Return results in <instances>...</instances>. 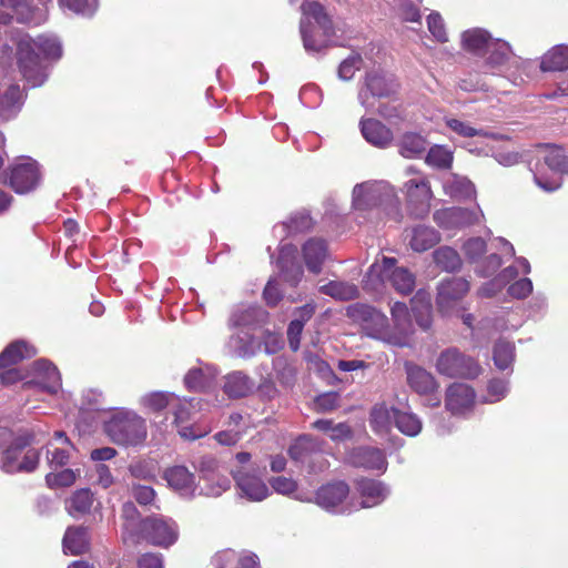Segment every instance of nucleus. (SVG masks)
<instances>
[{
    "label": "nucleus",
    "mask_w": 568,
    "mask_h": 568,
    "mask_svg": "<svg viewBox=\"0 0 568 568\" xmlns=\"http://www.w3.org/2000/svg\"><path fill=\"white\" fill-rule=\"evenodd\" d=\"M348 460L356 467L384 473L387 468V460L382 449L374 447H358L348 455Z\"/></svg>",
    "instance_id": "27"
},
{
    "label": "nucleus",
    "mask_w": 568,
    "mask_h": 568,
    "mask_svg": "<svg viewBox=\"0 0 568 568\" xmlns=\"http://www.w3.org/2000/svg\"><path fill=\"white\" fill-rule=\"evenodd\" d=\"M260 347V343L244 328H236L227 342L230 353L243 358L255 355Z\"/></svg>",
    "instance_id": "30"
},
{
    "label": "nucleus",
    "mask_w": 568,
    "mask_h": 568,
    "mask_svg": "<svg viewBox=\"0 0 568 568\" xmlns=\"http://www.w3.org/2000/svg\"><path fill=\"white\" fill-rule=\"evenodd\" d=\"M394 77L381 70L367 73L364 87L358 92V102L366 111H374L378 100L388 98L396 92Z\"/></svg>",
    "instance_id": "11"
},
{
    "label": "nucleus",
    "mask_w": 568,
    "mask_h": 568,
    "mask_svg": "<svg viewBox=\"0 0 568 568\" xmlns=\"http://www.w3.org/2000/svg\"><path fill=\"white\" fill-rule=\"evenodd\" d=\"M399 205L395 187L386 181H366L353 187L352 206L355 211L367 212L381 207L397 214Z\"/></svg>",
    "instance_id": "6"
},
{
    "label": "nucleus",
    "mask_w": 568,
    "mask_h": 568,
    "mask_svg": "<svg viewBox=\"0 0 568 568\" xmlns=\"http://www.w3.org/2000/svg\"><path fill=\"white\" fill-rule=\"evenodd\" d=\"M454 161V152L446 145H433L425 158V162L435 169L448 170Z\"/></svg>",
    "instance_id": "53"
},
{
    "label": "nucleus",
    "mask_w": 568,
    "mask_h": 568,
    "mask_svg": "<svg viewBox=\"0 0 568 568\" xmlns=\"http://www.w3.org/2000/svg\"><path fill=\"white\" fill-rule=\"evenodd\" d=\"M397 146L400 155L407 159H415L425 152L427 141L418 133L406 132L399 138Z\"/></svg>",
    "instance_id": "43"
},
{
    "label": "nucleus",
    "mask_w": 568,
    "mask_h": 568,
    "mask_svg": "<svg viewBox=\"0 0 568 568\" xmlns=\"http://www.w3.org/2000/svg\"><path fill=\"white\" fill-rule=\"evenodd\" d=\"M45 462L50 469H60L70 464L77 448L62 430L54 432L44 446Z\"/></svg>",
    "instance_id": "22"
},
{
    "label": "nucleus",
    "mask_w": 568,
    "mask_h": 568,
    "mask_svg": "<svg viewBox=\"0 0 568 568\" xmlns=\"http://www.w3.org/2000/svg\"><path fill=\"white\" fill-rule=\"evenodd\" d=\"M362 65V58L358 54H353L345 59L338 68V77L342 80H351L355 72L359 70Z\"/></svg>",
    "instance_id": "60"
},
{
    "label": "nucleus",
    "mask_w": 568,
    "mask_h": 568,
    "mask_svg": "<svg viewBox=\"0 0 568 568\" xmlns=\"http://www.w3.org/2000/svg\"><path fill=\"white\" fill-rule=\"evenodd\" d=\"M405 367L409 387L426 397L427 406L438 407L442 399L438 394L439 384L434 375L418 365L406 364Z\"/></svg>",
    "instance_id": "15"
},
{
    "label": "nucleus",
    "mask_w": 568,
    "mask_h": 568,
    "mask_svg": "<svg viewBox=\"0 0 568 568\" xmlns=\"http://www.w3.org/2000/svg\"><path fill=\"white\" fill-rule=\"evenodd\" d=\"M270 483H271L272 488L278 494L286 495V496H291L294 494V496H293L294 498L298 494V493H296V488H297L296 481L293 480L292 478H287L284 476H277V477L272 478Z\"/></svg>",
    "instance_id": "62"
},
{
    "label": "nucleus",
    "mask_w": 568,
    "mask_h": 568,
    "mask_svg": "<svg viewBox=\"0 0 568 568\" xmlns=\"http://www.w3.org/2000/svg\"><path fill=\"white\" fill-rule=\"evenodd\" d=\"M204 406H206V404L202 399H186L179 396V400H175L172 410L174 415L173 424L181 437L185 439H196L206 434V430H200L193 426L186 425V423L195 418L196 413L205 410Z\"/></svg>",
    "instance_id": "14"
},
{
    "label": "nucleus",
    "mask_w": 568,
    "mask_h": 568,
    "mask_svg": "<svg viewBox=\"0 0 568 568\" xmlns=\"http://www.w3.org/2000/svg\"><path fill=\"white\" fill-rule=\"evenodd\" d=\"M445 194L456 200H467L476 195L475 185L466 176L449 174L443 182Z\"/></svg>",
    "instance_id": "35"
},
{
    "label": "nucleus",
    "mask_w": 568,
    "mask_h": 568,
    "mask_svg": "<svg viewBox=\"0 0 568 568\" xmlns=\"http://www.w3.org/2000/svg\"><path fill=\"white\" fill-rule=\"evenodd\" d=\"M142 529L145 538L153 545L168 548L179 537V529L172 519L151 517L143 521Z\"/></svg>",
    "instance_id": "20"
},
{
    "label": "nucleus",
    "mask_w": 568,
    "mask_h": 568,
    "mask_svg": "<svg viewBox=\"0 0 568 568\" xmlns=\"http://www.w3.org/2000/svg\"><path fill=\"white\" fill-rule=\"evenodd\" d=\"M435 368L439 375L448 378H475L481 372L480 366L471 357L454 347L439 353Z\"/></svg>",
    "instance_id": "10"
},
{
    "label": "nucleus",
    "mask_w": 568,
    "mask_h": 568,
    "mask_svg": "<svg viewBox=\"0 0 568 568\" xmlns=\"http://www.w3.org/2000/svg\"><path fill=\"white\" fill-rule=\"evenodd\" d=\"M408 213L414 217H424L430 211L433 192L428 179L417 174L407 180L403 185Z\"/></svg>",
    "instance_id": "12"
},
{
    "label": "nucleus",
    "mask_w": 568,
    "mask_h": 568,
    "mask_svg": "<svg viewBox=\"0 0 568 568\" xmlns=\"http://www.w3.org/2000/svg\"><path fill=\"white\" fill-rule=\"evenodd\" d=\"M94 504V496L88 488H82L74 491L71 497L67 500V510L74 517L80 518L88 514Z\"/></svg>",
    "instance_id": "44"
},
{
    "label": "nucleus",
    "mask_w": 568,
    "mask_h": 568,
    "mask_svg": "<svg viewBox=\"0 0 568 568\" xmlns=\"http://www.w3.org/2000/svg\"><path fill=\"white\" fill-rule=\"evenodd\" d=\"M338 406V394L328 392L316 397L314 400V409L318 413H327L334 410Z\"/></svg>",
    "instance_id": "61"
},
{
    "label": "nucleus",
    "mask_w": 568,
    "mask_h": 568,
    "mask_svg": "<svg viewBox=\"0 0 568 568\" xmlns=\"http://www.w3.org/2000/svg\"><path fill=\"white\" fill-rule=\"evenodd\" d=\"M60 3L62 7L83 17H92L98 9L97 0H60Z\"/></svg>",
    "instance_id": "55"
},
{
    "label": "nucleus",
    "mask_w": 568,
    "mask_h": 568,
    "mask_svg": "<svg viewBox=\"0 0 568 568\" xmlns=\"http://www.w3.org/2000/svg\"><path fill=\"white\" fill-rule=\"evenodd\" d=\"M179 396L169 392H151L140 397V405L149 412H161L166 407H173Z\"/></svg>",
    "instance_id": "45"
},
{
    "label": "nucleus",
    "mask_w": 568,
    "mask_h": 568,
    "mask_svg": "<svg viewBox=\"0 0 568 568\" xmlns=\"http://www.w3.org/2000/svg\"><path fill=\"white\" fill-rule=\"evenodd\" d=\"M433 217L440 229L456 231L479 223L484 214L479 209L447 207L435 211Z\"/></svg>",
    "instance_id": "19"
},
{
    "label": "nucleus",
    "mask_w": 568,
    "mask_h": 568,
    "mask_svg": "<svg viewBox=\"0 0 568 568\" xmlns=\"http://www.w3.org/2000/svg\"><path fill=\"white\" fill-rule=\"evenodd\" d=\"M359 128L363 138L377 148H386L393 141L392 131L378 120L362 118Z\"/></svg>",
    "instance_id": "29"
},
{
    "label": "nucleus",
    "mask_w": 568,
    "mask_h": 568,
    "mask_svg": "<svg viewBox=\"0 0 568 568\" xmlns=\"http://www.w3.org/2000/svg\"><path fill=\"white\" fill-rule=\"evenodd\" d=\"M39 459L40 454L38 450L33 448L23 450V445L17 442L4 450L0 467L9 474L31 473L38 467Z\"/></svg>",
    "instance_id": "18"
},
{
    "label": "nucleus",
    "mask_w": 568,
    "mask_h": 568,
    "mask_svg": "<svg viewBox=\"0 0 568 568\" xmlns=\"http://www.w3.org/2000/svg\"><path fill=\"white\" fill-rule=\"evenodd\" d=\"M356 490L361 497L359 508H369L382 504L389 495V488L379 480L361 478L356 481Z\"/></svg>",
    "instance_id": "25"
},
{
    "label": "nucleus",
    "mask_w": 568,
    "mask_h": 568,
    "mask_svg": "<svg viewBox=\"0 0 568 568\" xmlns=\"http://www.w3.org/2000/svg\"><path fill=\"white\" fill-rule=\"evenodd\" d=\"M320 292L335 300L349 301L358 296V288L355 284L342 281H331L320 286Z\"/></svg>",
    "instance_id": "48"
},
{
    "label": "nucleus",
    "mask_w": 568,
    "mask_h": 568,
    "mask_svg": "<svg viewBox=\"0 0 568 568\" xmlns=\"http://www.w3.org/2000/svg\"><path fill=\"white\" fill-rule=\"evenodd\" d=\"M538 163L534 170L536 184L546 192L560 187L559 173L568 174V156L555 144H541L537 148Z\"/></svg>",
    "instance_id": "7"
},
{
    "label": "nucleus",
    "mask_w": 568,
    "mask_h": 568,
    "mask_svg": "<svg viewBox=\"0 0 568 568\" xmlns=\"http://www.w3.org/2000/svg\"><path fill=\"white\" fill-rule=\"evenodd\" d=\"M412 312L417 324L427 329L432 324V297L424 290H419L410 300Z\"/></svg>",
    "instance_id": "37"
},
{
    "label": "nucleus",
    "mask_w": 568,
    "mask_h": 568,
    "mask_svg": "<svg viewBox=\"0 0 568 568\" xmlns=\"http://www.w3.org/2000/svg\"><path fill=\"white\" fill-rule=\"evenodd\" d=\"M475 390L467 384L454 383L446 389L445 406L453 415H465L475 405Z\"/></svg>",
    "instance_id": "24"
},
{
    "label": "nucleus",
    "mask_w": 568,
    "mask_h": 568,
    "mask_svg": "<svg viewBox=\"0 0 568 568\" xmlns=\"http://www.w3.org/2000/svg\"><path fill=\"white\" fill-rule=\"evenodd\" d=\"M486 247L481 237H470L463 244V252L470 262H476L486 252Z\"/></svg>",
    "instance_id": "57"
},
{
    "label": "nucleus",
    "mask_w": 568,
    "mask_h": 568,
    "mask_svg": "<svg viewBox=\"0 0 568 568\" xmlns=\"http://www.w3.org/2000/svg\"><path fill=\"white\" fill-rule=\"evenodd\" d=\"M540 69L545 72L568 70V44H557L549 49L541 58Z\"/></svg>",
    "instance_id": "41"
},
{
    "label": "nucleus",
    "mask_w": 568,
    "mask_h": 568,
    "mask_svg": "<svg viewBox=\"0 0 568 568\" xmlns=\"http://www.w3.org/2000/svg\"><path fill=\"white\" fill-rule=\"evenodd\" d=\"M40 171L36 161L21 159L8 170V183L18 194H27L33 191L40 182Z\"/></svg>",
    "instance_id": "16"
},
{
    "label": "nucleus",
    "mask_w": 568,
    "mask_h": 568,
    "mask_svg": "<svg viewBox=\"0 0 568 568\" xmlns=\"http://www.w3.org/2000/svg\"><path fill=\"white\" fill-rule=\"evenodd\" d=\"M267 313L261 307L255 305L239 306L231 315L230 323L235 328L247 329L265 322Z\"/></svg>",
    "instance_id": "32"
},
{
    "label": "nucleus",
    "mask_w": 568,
    "mask_h": 568,
    "mask_svg": "<svg viewBox=\"0 0 568 568\" xmlns=\"http://www.w3.org/2000/svg\"><path fill=\"white\" fill-rule=\"evenodd\" d=\"M508 393V384L504 379H491L487 386V396L485 398L488 403H496L501 400Z\"/></svg>",
    "instance_id": "59"
},
{
    "label": "nucleus",
    "mask_w": 568,
    "mask_h": 568,
    "mask_svg": "<svg viewBox=\"0 0 568 568\" xmlns=\"http://www.w3.org/2000/svg\"><path fill=\"white\" fill-rule=\"evenodd\" d=\"M24 93L19 85L9 87L3 95L0 94V119L9 120L21 109Z\"/></svg>",
    "instance_id": "39"
},
{
    "label": "nucleus",
    "mask_w": 568,
    "mask_h": 568,
    "mask_svg": "<svg viewBox=\"0 0 568 568\" xmlns=\"http://www.w3.org/2000/svg\"><path fill=\"white\" fill-rule=\"evenodd\" d=\"M232 475L241 497L250 501H262L268 496V487L256 468H233Z\"/></svg>",
    "instance_id": "17"
},
{
    "label": "nucleus",
    "mask_w": 568,
    "mask_h": 568,
    "mask_svg": "<svg viewBox=\"0 0 568 568\" xmlns=\"http://www.w3.org/2000/svg\"><path fill=\"white\" fill-rule=\"evenodd\" d=\"M217 375V371L210 364L200 363L199 366L189 369L184 377V384L190 390H203L211 387Z\"/></svg>",
    "instance_id": "31"
},
{
    "label": "nucleus",
    "mask_w": 568,
    "mask_h": 568,
    "mask_svg": "<svg viewBox=\"0 0 568 568\" xmlns=\"http://www.w3.org/2000/svg\"><path fill=\"white\" fill-rule=\"evenodd\" d=\"M89 531L85 527H69L62 540L63 552L71 556L81 555L89 549Z\"/></svg>",
    "instance_id": "34"
},
{
    "label": "nucleus",
    "mask_w": 568,
    "mask_h": 568,
    "mask_svg": "<svg viewBox=\"0 0 568 568\" xmlns=\"http://www.w3.org/2000/svg\"><path fill=\"white\" fill-rule=\"evenodd\" d=\"M302 253L307 270L320 273L328 255L326 243L320 239H311L303 245Z\"/></svg>",
    "instance_id": "33"
},
{
    "label": "nucleus",
    "mask_w": 568,
    "mask_h": 568,
    "mask_svg": "<svg viewBox=\"0 0 568 568\" xmlns=\"http://www.w3.org/2000/svg\"><path fill=\"white\" fill-rule=\"evenodd\" d=\"M321 449L320 440L310 435H303L291 445L288 453L292 459L304 462L308 455Z\"/></svg>",
    "instance_id": "52"
},
{
    "label": "nucleus",
    "mask_w": 568,
    "mask_h": 568,
    "mask_svg": "<svg viewBox=\"0 0 568 568\" xmlns=\"http://www.w3.org/2000/svg\"><path fill=\"white\" fill-rule=\"evenodd\" d=\"M396 263L395 258L386 256H383L381 261H375L365 275V288L378 292L387 280L397 293L410 294L416 284L415 275L406 267L397 266Z\"/></svg>",
    "instance_id": "5"
},
{
    "label": "nucleus",
    "mask_w": 568,
    "mask_h": 568,
    "mask_svg": "<svg viewBox=\"0 0 568 568\" xmlns=\"http://www.w3.org/2000/svg\"><path fill=\"white\" fill-rule=\"evenodd\" d=\"M393 412H398V409L389 407L385 403H377L372 407L369 425L377 435L384 436L389 433L394 423Z\"/></svg>",
    "instance_id": "36"
},
{
    "label": "nucleus",
    "mask_w": 568,
    "mask_h": 568,
    "mask_svg": "<svg viewBox=\"0 0 568 568\" xmlns=\"http://www.w3.org/2000/svg\"><path fill=\"white\" fill-rule=\"evenodd\" d=\"M39 53L44 59L58 60L62 55V47L53 36H39L36 39L22 38L18 45L20 71L32 88L42 85L48 79L47 68L42 64Z\"/></svg>",
    "instance_id": "1"
},
{
    "label": "nucleus",
    "mask_w": 568,
    "mask_h": 568,
    "mask_svg": "<svg viewBox=\"0 0 568 568\" xmlns=\"http://www.w3.org/2000/svg\"><path fill=\"white\" fill-rule=\"evenodd\" d=\"M515 358V346L507 341H498L494 347V362L499 369H507Z\"/></svg>",
    "instance_id": "54"
},
{
    "label": "nucleus",
    "mask_w": 568,
    "mask_h": 568,
    "mask_svg": "<svg viewBox=\"0 0 568 568\" xmlns=\"http://www.w3.org/2000/svg\"><path fill=\"white\" fill-rule=\"evenodd\" d=\"M347 315L361 324L367 336L383 341L395 346H405L403 336L389 328L388 318L382 312L364 304H354L347 307Z\"/></svg>",
    "instance_id": "9"
},
{
    "label": "nucleus",
    "mask_w": 568,
    "mask_h": 568,
    "mask_svg": "<svg viewBox=\"0 0 568 568\" xmlns=\"http://www.w3.org/2000/svg\"><path fill=\"white\" fill-rule=\"evenodd\" d=\"M254 383L242 372H233L225 377L224 392L231 398H240L252 393Z\"/></svg>",
    "instance_id": "42"
},
{
    "label": "nucleus",
    "mask_w": 568,
    "mask_h": 568,
    "mask_svg": "<svg viewBox=\"0 0 568 568\" xmlns=\"http://www.w3.org/2000/svg\"><path fill=\"white\" fill-rule=\"evenodd\" d=\"M501 265L498 254L488 255L476 268V273L483 277L493 275Z\"/></svg>",
    "instance_id": "63"
},
{
    "label": "nucleus",
    "mask_w": 568,
    "mask_h": 568,
    "mask_svg": "<svg viewBox=\"0 0 568 568\" xmlns=\"http://www.w3.org/2000/svg\"><path fill=\"white\" fill-rule=\"evenodd\" d=\"M427 27H428V31L430 32L432 37L436 41H438L440 43L448 41V34L446 31L444 19L438 12H432L428 14Z\"/></svg>",
    "instance_id": "56"
},
{
    "label": "nucleus",
    "mask_w": 568,
    "mask_h": 568,
    "mask_svg": "<svg viewBox=\"0 0 568 568\" xmlns=\"http://www.w3.org/2000/svg\"><path fill=\"white\" fill-rule=\"evenodd\" d=\"M394 423L397 429L409 437L417 436L423 428L420 418L412 412H393Z\"/></svg>",
    "instance_id": "50"
},
{
    "label": "nucleus",
    "mask_w": 568,
    "mask_h": 568,
    "mask_svg": "<svg viewBox=\"0 0 568 568\" xmlns=\"http://www.w3.org/2000/svg\"><path fill=\"white\" fill-rule=\"evenodd\" d=\"M398 17L406 22L420 23V12L418 7L410 0H400L397 6Z\"/></svg>",
    "instance_id": "58"
},
{
    "label": "nucleus",
    "mask_w": 568,
    "mask_h": 568,
    "mask_svg": "<svg viewBox=\"0 0 568 568\" xmlns=\"http://www.w3.org/2000/svg\"><path fill=\"white\" fill-rule=\"evenodd\" d=\"M36 355V348L24 341H16L8 345L0 354V368H7L18 364L24 358Z\"/></svg>",
    "instance_id": "38"
},
{
    "label": "nucleus",
    "mask_w": 568,
    "mask_h": 568,
    "mask_svg": "<svg viewBox=\"0 0 568 568\" xmlns=\"http://www.w3.org/2000/svg\"><path fill=\"white\" fill-rule=\"evenodd\" d=\"M197 470L202 481L197 496L220 497L230 489L231 480L221 470L215 458L203 457L199 463Z\"/></svg>",
    "instance_id": "13"
},
{
    "label": "nucleus",
    "mask_w": 568,
    "mask_h": 568,
    "mask_svg": "<svg viewBox=\"0 0 568 568\" xmlns=\"http://www.w3.org/2000/svg\"><path fill=\"white\" fill-rule=\"evenodd\" d=\"M81 476L80 468H62L51 469L45 475V484L51 489L67 488L75 484L77 479Z\"/></svg>",
    "instance_id": "47"
},
{
    "label": "nucleus",
    "mask_w": 568,
    "mask_h": 568,
    "mask_svg": "<svg viewBox=\"0 0 568 568\" xmlns=\"http://www.w3.org/2000/svg\"><path fill=\"white\" fill-rule=\"evenodd\" d=\"M168 486L184 499H193L199 494V484L194 473L186 466L174 465L163 473Z\"/></svg>",
    "instance_id": "21"
},
{
    "label": "nucleus",
    "mask_w": 568,
    "mask_h": 568,
    "mask_svg": "<svg viewBox=\"0 0 568 568\" xmlns=\"http://www.w3.org/2000/svg\"><path fill=\"white\" fill-rule=\"evenodd\" d=\"M301 37L306 52L316 53L325 49L334 34L333 22L317 2L302 4Z\"/></svg>",
    "instance_id": "3"
},
{
    "label": "nucleus",
    "mask_w": 568,
    "mask_h": 568,
    "mask_svg": "<svg viewBox=\"0 0 568 568\" xmlns=\"http://www.w3.org/2000/svg\"><path fill=\"white\" fill-rule=\"evenodd\" d=\"M440 241L439 233L426 225H417L412 230L409 245L415 252H425Z\"/></svg>",
    "instance_id": "40"
},
{
    "label": "nucleus",
    "mask_w": 568,
    "mask_h": 568,
    "mask_svg": "<svg viewBox=\"0 0 568 568\" xmlns=\"http://www.w3.org/2000/svg\"><path fill=\"white\" fill-rule=\"evenodd\" d=\"M531 292L532 282L527 277L518 280L508 287V294L517 300L526 298Z\"/></svg>",
    "instance_id": "64"
},
{
    "label": "nucleus",
    "mask_w": 568,
    "mask_h": 568,
    "mask_svg": "<svg viewBox=\"0 0 568 568\" xmlns=\"http://www.w3.org/2000/svg\"><path fill=\"white\" fill-rule=\"evenodd\" d=\"M462 48L474 55L485 57L484 68L491 74L499 73L513 57L510 44L483 28H470L460 34Z\"/></svg>",
    "instance_id": "2"
},
{
    "label": "nucleus",
    "mask_w": 568,
    "mask_h": 568,
    "mask_svg": "<svg viewBox=\"0 0 568 568\" xmlns=\"http://www.w3.org/2000/svg\"><path fill=\"white\" fill-rule=\"evenodd\" d=\"M108 437L116 445L139 446L148 437L145 418L128 408L114 409L103 423Z\"/></svg>",
    "instance_id": "4"
},
{
    "label": "nucleus",
    "mask_w": 568,
    "mask_h": 568,
    "mask_svg": "<svg viewBox=\"0 0 568 568\" xmlns=\"http://www.w3.org/2000/svg\"><path fill=\"white\" fill-rule=\"evenodd\" d=\"M277 266L280 267L285 281L292 286L300 283L303 276V268L296 262V248L293 245L284 244L281 246L277 257Z\"/></svg>",
    "instance_id": "28"
},
{
    "label": "nucleus",
    "mask_w": 568,
    "mask_h": 568,
    "mask_svg": "<svg viewBox=\"0 0 568 568\" xmlns=\"http://www.w3.org/2000/svg\"><path fill=\"white\" fill-rule=\"evenodd\" d=\"M444 123L447 129H449L455 135L459 138H475V136H486L496 139L497 135L494 133H487L483 129H477L470 122L464 121L454 116H445Z\"/></svg>",
    "instance_id": "46"
},
{
    "label": "nucleus",
    "mask_w": 568,
    "mask_h": 568,
    "mask_svg": "<svg viewBox=\"0 0 568 568\" xmlns=\"http://www.w3.org/2000/svg\"><path fill=\"white\" fill-rule=\"evenodd\" d=\"M33 376L30 384L42 390L55 394L61 387V376L58 368L45 359L36 361L32 365Z\"/></svg>",
    "instance_id": "26"
},
{
    "label": "nucleus",
    "mask_w": 568,
    "mask_h": 568,
    "mask_svg": "<svg viewBox=\"0 0 568 568\" xmlns=\"http://www.w3.org/2000/svg\"><path fill=\"white\" fill-rule=\"evenodd\" d=\"M435 264L445 272H457L462 267L459 253L450 246H440L433 253Z\"/></svg>",
    "instance_id": "49"
},
{
    "label": "nucleus",
    "mask_w": 568,
    "mask_h": 568,
    "mask_svg": "<svg viewBox=\"0 0 568 568\" xmlns=\"http://www.w3.org/2000/svg\"><path fill=\"white\" fill-rule=\"evenodd\" d=\"M394 322V332L397 336H403L405 345L407 344V335L412 329V318L406 304L396 302L390 308Z\"/></svg>",
    "instance_id": "51"
},
{
    "label": "nucleus",
    "mask_w": 568,
    "mask_h": 568,
    "mask_svg": "<svg viewBox=\"0 0 568 568\" xmlns=\"http://www.w3.org/2000/svg\"><path fill=\"white\" fill-rule=\"evenodd\" d=\"M468 291L469 283L462 277H452L440 282L436 298L439 312L450 315Z\"/></svg>",
    "instance_id": "23"
},
{
    "label": "nucleus",
    "mask_w": 568,
    "mask_h": 568,
    "mask_svg": "<svg viewBox=\"0 0 568 568\" xmlns=\"http://www.w3.org/2000/svg\"><path fill=\"white\" fill-rule=\"evenodd\" d=\"M296 500L314 503L323 510L334 515H349L358 510L357 504L349 499V487L338 480L322 485L314 494H297Z\"/></svg>",
    "instance_id": "8"
}]
</instances>
